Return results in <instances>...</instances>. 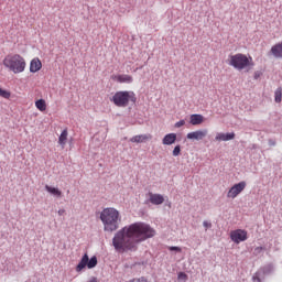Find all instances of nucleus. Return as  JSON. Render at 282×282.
Listing matches in <instances>:
<instances>
[{"instance_id": "nucleus-35", "label": "nucleus", "mask_w": 282, "mask_h": 282, "mask_svg": "<svg viewBox=\"0 0 282 282\" xmlns=\"http://www.w3.org/2000/svg\"><path fill=\"white\" fill-rule=\"evenodd\" d=\"M88 282H98V278L93 276Z\"/></svg>"}, {"instance_id": "nucleus-12", "label": "nucleus", "mask_w": 282, "mask_h": 282, "mask_svg": "<svg viewBox=\"0 0 282 282\" xmlns=\"http://www.w3.org/2000/svg\"><path fill=\"white\" fill-rule=\"evenodd\" d=\"M215 140L218 141V142H228L230 140H235V132L217 133L216 137H215Z\"/></svg>"}, {"instance_id": "nucleus-6", "label": "nucleus", "mask_w": 282, "mask_h": 282, "mask_svg": "<svg viewBox=\"0 0 282 282\" xmlns=\"http://www.w3.org/2000/svg\"><path fill=\"white\" fill-rule=\"evenodd\" d=\"M96 265H98V258L96 256H93L89 259V254L84 253L75 270L76 272H83L85 268H88V270H94Z\"/></svg>"}, {"instance_id": "nucleus-14", "label": "nucleus", "mask_w": 282, "mask_h": 282, "mask_svg": "<svg viewBox=\"0 0 282 282\" xmlns=\"http://www.w3.org/2000/svg\"><path fill=\"white\" fill-rule=\"evenodd\" d=\"M153 135L151 134H138L130 139V142H135L137 144H142V142H147V140H151Z\"/></svg>"}, {"instance_id": "nucleus-32", "label": "nucleus", "mask_w": 282, "mask_h": 282, "mask_svg": "<svg viewBox=\"0 0 282 282\" xmlns=\"http://www.w3.org/2000/svg\"><path fill=\"white\" fill-rule=\"evenodd\" d=\"M204 228H213V223H208L206 220L203 221Z\"/></svg>"}, {"instance_id": "nucleus-8", "label": "nucleus", "mask_w": 282, "mask_h": 282, "mask_svg": "<svg viewBox=\"0 0 282 282\" xmlns=\"http://www.w3.org/2000/svg\"><path fill=\"white\" fill-rule=\"evenodd\" d=\"M246 181L239 182L237 184H235L234 186L230 187V189L227 193V197L235 199V197H237V195H239L240 193H243V191L246 189Z\"/></svg>"}, {"instance_id": "nucleus-25", "label": "nucleus", "mask_w": 282, "mask_h": 282, "mask_svg": "<svg viewBox=\"0 0 282 282\" xmlns=\"http://www.w3.org/2000/svg\"><path fill=\"white\" fill-rule=\"evenodd\" d=\"M173 158L182 155V145L177 144L172 151Z\"/></svg>"}, {"instance_id": "nucleus-11", "label": "nucleus", "mask_w": 282, "mask_h": 282, "mask_svg": "<svg viewBox=\"0 0 282 282\" xmlns=\"http://www.w3.org/2000/svg\"><path fill=\"white\" fill-rule=\"evenodd\" d=\"M42 68H43V63L41 62V59L39 57H34L30 62L31 74H36V72H41Z\"/></svg>"}, {"instance_id": "nucleus-30", "label": "nucleus", "mask_w": 282, "mask_h": 282, "mask_svg": "<svg viewBox=\"0 0 282 282\" xmlns=\"http://www.w3.org/2000/svg\"><path fill=\"white\" fill-rule=\"evenodd\" d=\"M169 251L170 252H182V248L181 247H169Z\"/></svg>"}, {"instance_id": "nucleus-27", "label": "nucleus", "mask_w": 282, "mask_h": 282, "mask_svg": "<svg viewBox=\"0 0 282 282\" xmlns=\"http://www.w3.org/2000/svg\"><path fill=\"white\" fill-rule=\"evenodd\" d=\"M262 250H265V247H256L253 250L254 257H259Z\"/></svg>"}, {"instance_id": "nucleus-36", "label": "nucleus", "mask_w": 282, "mask_h": 282, "mask_svg": "<svg viewBox=\"0 0 282 282\" xmlns=\"http://www.w3.org/2000/svg\"><path fill=\"white\" fill-rule=\"evenodd\" d=\"M143 66L138 67L137 69H142Z\"/></svg>"}, {"instance_id": "nucleus-13", "label": "nucleus", "mask_w": 282, "mask_h": 282, "mask_svg": "<svg viewBox=\"0 0 282 282\" xmlns=\"http://www.w3.org/2000/svg\"><path fill=\"white\" fill-rule=\"evenodd\" d=\"M175 142H177V134L173 132L165 134L162 140V144L165 147H171V144H175Z\"/></svg>"}, {"instance_id": "nucleus-29", "label": "nucleus", "mask_w": 282, "mask_h": 282, "mask_svg": "<svg viewBox=\"0 0 282 282\" xmlns=\"http://www.w3.org/2000/svg\"><path fill=\"white\" fill-rule=\"evenodd\" d=\"M184 124H186V120L181 119L180 121H177V122L174 124V127H175L176 129H180V127H184Z\"/></svg>"}, {"instance_id": "nucleus-19", "label": "nucleus", "mask_w": 282, "mask_h": 282, "mask_svg": "<svg viewBox=\"0 0 282 282\" xmlns=\"http://www.w3.org/2000/svg\"><path fill=\"white\" fill-rule=\"evenodd\" d=\"M117 83H133V76L131 75H118L117 76Z\"/></svg>"}, {"instance_id": "nucleus-34", "label": "nucleus", "mask_w": 282, "mask_h": 282, "mask_svg": "<svg viewBox=\"0 0 282 282\" xmlns=\"http://www.w3.org/2000/svg\"><path fill=\"white\" fill-rule=\"evenodd\" d=\"M251 149L257 150V149H259V145L257 143H253V144H251Z\"/></svg>"}, {"instance_id": "nucleus-21", "label": "nucleus", "mask_w": 282, "mask_h": 282, "mask_svg": "<svg viewBox=\"0 0 282 282\" xmlns=\"http://www.w3.org/2000/svg\"><path fill=\"white\" fill-rule=\"evenodd\" d=\"M35 107L39 111H45L47 109V104L45 102V99H37L35 101Z\"/></svg>"}, {"instance_id": "nucleus-16", "label": "nucleus", "mask_w": 282, "mask_h": 282, "mask_svg": "<svg viewBox=\"0 0 282 282\" xmlns=\"http://www.w3.org/2000/svg\"><path fill=\"white\" fill-rule=\"evenodd\" d=\"M270 53L272 56H274V58H282V42L273 45L270 50Z\"/></svg>"}, {"instance_id": "nucleus-17", "label": "nucleus", "mask_w": 282, "mask_h": 282, "mask_svg": "<svg viewBox=\"0 0 282 282\" xmlns=\"http://www.w3.org/2000/svg\"><path fill=\"white\" fill-rule=\"evenodd\" d=\"M202 122H204V116L199 113L191 115L189 123L193 124V127H197L198 124H202Z\"/></svg>"}, {"instance_id": "nucleus-23", "label": "nucleus", "mask_w": 282, "mask_h": 282, "mask_svg": "<svg viewBox=\"0 0 282 282\" xmlns=\"http://www.w3.org/2000/svg\"><path fill=\"white\" fill-rule=\"evenodd\" d=\"M11 96H12V93H10V90L0 88V98H6V100H10Z\"/></svg>"}, {"instance_id": "nucleus-10", "label": "nucleus", "mask_w": 282, "mask_h": 282, "mask_svg": "<svg viewBox=\"0 0 282 282\" xmlns=\"http://www.w3.org/2000/svg\"><path fill=\"white\" fill-rule=\"evenodd\" d=\"M206 135H208V130H196L193 132L187 133L186 138L187 140H204L206 138Z\"/></svg>"}, {"instance_id": "nucleus-3", "label": "nucleus", "mask_w": 282, "mask_h": 282, "mask_svg": "<svg viewBox=\"0 0 282 282\" xmlns=\"http://www.w3.org/2000/svg\"><path fill=\"white\" fill-rule=\"evenodd\" d=\"M229 65L234 67V69H238V72H241L242 69H247V72H250V69H254V61H252V57H248L246 54L242 53L230 55Z\"/></svg>"}, {"instance_id": "nucleus-7", "label": "nucleus", "mask_w": 282, "mask_h": 282, "mask_svg": "<svg viewBox=\"0 0 282 282\" xmlns=\"http://www.w3.org/2000/svg\"><path fill=\"white\" fill-rule=\"evenodd\" d=\"M230 239L234 243H241L248 240V231L246 229H236L230 232Z\"/></svg>"}, {"instance_id": "nucleus-37", "label": "nucleus", "mask_w": 282, "mask_h": 282, "mask_svg": "<svg viewBox=\"0 0 282 282\" xmlns=\"http://www.w3.org/2000/svg\"><path fill=\"white\" fill-rule=\"evenodd\" d=\"M169 208H171V203L167 204Z\"/></svg>"}, {"instance_id": "nucleus-1", "label": "nucleus", "mask_w": 282, "mask_h": 282, "mask_svg": "<svg viewBox=\"0 0 282 282\" xmlns=\"http://www.w3.org/2000/svg\"><path fill=\"white\" fill-rule=\"evenodd\" d=\"M158 231L151 225L142 221L124 226L112 238V246L117 252H135L138 243L153 239Z\"/></svg>"}, {"instance_id": "nucleus-15", "label": "nucleus", "mask_w": 282, "mask_h": 282, "mask_svg": "<svg viewBox=\"0 0 282 282\" xmlns=\"http://www.w3.org/2000/svg\"><path fill=\"white\" fill-rule=\"evenodd\" d=\"M258 272H260V274H261L262 276H268V275H270V274H272V273L274 272V264L268 263V264L261 267V268L258 270Z\"/></svg>"}, {"instance_id": "nucleus-18", "label": "nucleus", "mask_w": 282, "mask_h": 282, "mask_svg": "<svg viewBox=\"0 0 282 282\" xmlns=\"http://www.w3.org/2000/svg\"><path fill=\"white\" fill-rule=\"evenodd\" d=\"M45 191H47V193H51V195H54L55 197H62L63 195V192H61L58 187H52L50 185H45Z\"/></svg>"}, {"instance_id": "nucleus-33", "label": "nucleus", "mask_w": 282, "mask_h": 282, "mask_svg": "<svg viewBox=\"0 0 282 282\" xmlns=\"http://www.w3.org/2000/svg\"><path fill=\"white\" fill-rule=\"evenodd\" d=\"M57 213H58L59 217H63V215H65V209H59Z\"/></svg>"}, {"instance_id": "nucleus-9", "label": "nucleus", "mask_w": 282, "mask_h": 282, "mask_svg": "<svg viewBox=\"0 0 282 282\" xmlns=\"http://www.w3.org/2000/svg\"><path fill=\"white\" fill-rule=\"evenodd\" d=\"M150 198L144 200L145 205L153 204V206H161L164 204V196L162 194H153L149 192Z\"/></svg>"}, {"instance_id": "nucleus-5", "label": "nucleus", "mask_w": 282, "mask_h": 282, "mask_svg": "<svg viewBox=\"0 0 282 282\" xmlns=\"http://www.w3.org/2000/svg\"><path fill=\"white\" fill-rule=\"evenodd\" d=\"M3 65L13 74H21L25 72V58L20 54L7 55L3 59Z\"/></svg>"}, {"instance_id": "nucleus-24", "label": "nucleus", "mask_w": 282, "mask_h": 282, "mask_svg": "<svg viewBox=\"0 0 282 282\" xmlns=\"http://www.w3.org/2000/svg\"><path fill=\"white\" fill-rule=\"evenodd\" d=\"M265 279L264 275L261 274V272L257 271L253 275H252V281L253 282H263V280Z\"/></svg>"}, {"instance_id": "nucleus-26", "label": "nucleus", "mask_w": 282, "mask_h": 282, "mask_svg": "<svg viewBox=\"0 0 282 282\" xmlns=\"http://www.w3.org/2000/svg\"><path fill=\"white\" fill-rule=\"evenodd\" d=\"M177 280L178 281H188V274H186V272H178Z\"/></svg>"}, {"instance_id": "nucleus-20", "label": "nucleus", "mask_w": 282, "mask_h": 282, "mask_svg": "<svg viewBox=\"0 0 282 282\" xmlns=\"http://www.w3.org/2000/svg\"><path fill=\"white\" fill-rule=\"evenodd\" d=\"M67 129H64L58 138V144H61V147H65L67 144Z\"/></svg>"}, {"instance_id": "nucleus-31", "label": "nucleus", "mask_w": 282, "mask_h": 282, "mask_svg": "<svg viewBox=\"0 0 282 282\" xmlns=\"http://www.w3.org/2000/svg\"><path fill=\"white\" fill-rule=\"evenodd\" d=\"M269 147H276V140L275 139H268Z\"/></svg>"}, {"instance_id": "nucleus-4", "label": "nucleus", "mask_w": 282, "mask_h": 282, "mask_svg": "<svg viewBox=\"0 0 282 282\" xmlns=\"http://www.w3.org/2000/svg\"><path fill=\"white\" fill-rule=\"evenodd\" d=\"M110 101L113 102L116 107H129V102H132V105L138 102V97L133 90H119L115 93Z\"/></svg>"}, {"instance_id": "nucleus-28", "label": "nucleus", "mask_w": 282, "mask_h": 282, "mask_svg": "<svg viewBox=\"0 0 282 282\" xmlns=\"http://www.w3.org/2000/svg\"><path fill=\"white\" fill-rule=\"evenodd\" d=\"M261 76H263V72H261V70H256L253 73V79L254 80H259V78H261Z\"/></svg>"}, {"instance_id": "nucleus-2", "label": "nucleus", "mask_w": 282, "mask_h": 282, "mask_svg": "<svg viewBox=\"0 0 282 282\" xmlns=\"http://www.w3.org/2000/svg\"><path fill=\"white\" fill-rule=\"evenodd\" d=\"M99 219L106 232H116L120 228V212L113 207H106L100 213Z\"/></svg>"}, {"instance_id": "nucleus-22", "label": "nucleus", "mask_w": 282, "mask_h": 282, "mask_svg": "<svg viewBox=\"0 0 282 282\" xmlns=\"http://www.w3.org/2000/svg\"><path fill=\"white\" fill-rule=\"evenodd\" d=\"M274 102H282V87H278L274 91Z\"/></svg>"}]
</instances>
